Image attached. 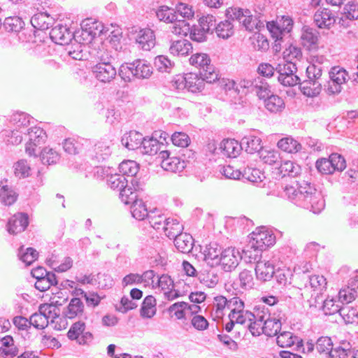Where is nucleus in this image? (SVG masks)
<instances>
[{"mask_svg":"<svg viewBox=\"0 0 358 358\" xmlns=\"http://www.w3.org/2000/svg\"><path fill=\"white\" fill-rule=\"evenodd\" d=\"M23 131L3 129L0 132V138L7 145H18L22 141Z\"/></svg>","mask_w":358,"mask_h":358,"instance_id":"a19ab883","label":"nucleus"},{"mask_svg":"<svg viewBox=\"0 0 358 358\" xmlns=\"http://www.w3.org/2000/svg\"><path fill=\"white\" fill-rule=\"evenodd\" d=\"M262 252L263 250L257 248L256 245L250 241L248 244L242 250L241 254V259H243L248 264L256 262L257 264V262H262L260 259Z\"/></svg>","mask_w":358,"mask_h":358,"instance_id":"5701e85b","label":"nucleus"},{"mask_svg":"<svg viewBox=\"0 0 358 358\" xmlns=\"http://www.w3.org/2000/svg\"><path fill=\"white\" fill-rule=\"evenodd\" d=\"M222 251L221 247L217 243L211 242L203 250V260L211 267L218 266Z\"/></svg>","mask_w":358,"mask_h":358,"instance_id":"a211bd4d","label":"nucleus"},{"mask_svg":"<svg viewBox=\"0 0 358 358\" xmlns=\"http://www.w3.org/2000/svg\"><path fill=\"white\" fill-rule=\"evenodd\" d=\"M192 50V45L186 39L174 41L169 48L170 53L174 56H185Z\"/></svg>","mask_w":358,"mask_h":358,"instance_id":"c756f323","label":"nucleus"},{"mask_svg":"<svg viewBox=\"0 0 358 358\" xmlns=\"http://www.w3.org/2000/svg\"><path fill=\"white\" fill-rule=\"evenodd\" d=\"M222 274V273L214 266L199 276V279L207 287H214L219 282Z\"/></svg>","mask_w":358,"mask_h":358,"instance_id":"58836bf2","label":"nucleus"},{"mask_svg":"<svg viewBox=\"0 0 358 358\" xmlns=\"http://www.w3.org/2000/svg\"><path fill=\"white\" fill-rule=\"evenodd\" d=\"M174 245L182 253H189L193 248L192 236L188 234H180L174 238Z\"/></svg>","mask_w":358,"mask_h":358,"instance_id":"f704fd0d","label":"nucleus"},{"mask_svg":"<svg viewBox=\"0 0 358 358\" xmlns=\"http://www.w3.org/2000/svg\"><path fill=\"white\" fill-rule=\"evenodd\" d=\"M259 155L264 163L269 165L278 166L281 160L280 153L277 150L263 148L262 150L259 152Z\"/></svg>","mask_w":358,"mask_h":358,"instance_id":"09e8293b","label":"nucleus"},{"mask_svg":"<svg viewBox=\"0 0 358 358\" xmlns=\"http://www.w3.org/2000/svg\"><path fill=\"white\" fill-rule=\"evenodd\" d=\"M263 178V173L257 169L247 167L241 171V179L252 183L262 182Z\"/></svg>","mask_w":358,"mask_h":358,"instance_id":"603ef678","label":"nucleus"},{"mask_svg":"<svg viewBox=\"0 0 358 358\" xmlns=\"http://www.w3.org/2000/svg\"><path fill=\"white\" fill-rule=\"evenodd\" d=\"M237 282L243 289L248 290L253 288L255 282L252 272L247 269L243 270L239 273Z\"/></svg>","mask_w":358,"mask_h":358,"instance_id":"864d4df0","label":"nucleus"},{"mask_svg":"<svg viewBox=\"0 0 358 358\" xmlns=\"http://www.w3.org/2000/svg\"><path fill=\"white\" fill-rule=\"evenodd\" d=\"M250 235V241L256 245L257 248L263 251L273 245L275 243V235L263 227L256 229Z\"/></svg>","mask_w":358,"mask_h":358,"instance_id":"ddd939ff","label":"nucleus"},{"mask_svg":"<svg viewBox=\"0 0 358 358\" xmlns=\"http://www.w3.org/2000/svg\"><path fill=\"white\" fill-rule=\"evenodd\" d=\"M26 136L29 137V142L26 144L25 150L29 156L36 157V148L45 143L47 138L45 131L38 127H31L27 129Z\"/></svg>","mask_w":358,"mask_h":358,"instance_id":"6e6552de","label":"nucleus"},{"mask_svg":"<svg viewBox=\"0 0 358 358\" xmlns=\"http://www.w3.org/2000/svg\"><path fill=\"white\" fill-rule=\"evenodd\" d=\"M296 336L289 331H283L278 336L276 342L281 348H289L295 344Z\"/></svg>","mask_w":358,"mask_h":358,"instance_id":"0e129e2a","label":"nucleus"},{"mask_svg":"<svg viewBox=\"0 0 358 358\" xmlns=\"http://www.w3.org/2000/svg\"><path fill=\"white\" fill-rule=\"evenodd\" d=\"M203 77L199 78L196 73L187 74L186 89L192 93L201 92L204 88Z\"/></svg>","mask_w":358,"mask_h":358,"instance_id":"c03bdc74","label":"nucleus"},{"mask_svg":"<svg viewBox=\"0 0 358 358\" xmlns=\"http://www.w3.org/2000/svg\"><path fill=\"white\" fill-rule=\"evenodd\" d=\"M18 194L10 187L3 185L0 188V201L5 206L13 205L17 199Z\"/></svg>","mask_w":358,"mask_h":358,"instance_id":"8fccbe9b","label":"nucleus"},{"mask_svg":"<svg viewBox=\"0 0 358 358\" xmlns=\"http://www.w3.org/2000/svg\"><path fill=\"white\" fill-rule=\"evenodd\" d=\"M286 196L294 205L309 210L315 214L320 213L325 206L321 192L315 185L306 180L296 181L295 185H286L283 188Z\"/></svg>","mask_w":358,"mask_h":358,"instance_id":"f257e3e1","label":"nucleus"},{"mask_svg":"<svg viewBox=\"0 0 358 358\" xmlns=\"http://www.w3.org/2000/svg\"><path fill=\"white\" fill-rule=\"evenodd\" d=\"M265 108L271 113L282 112L285 108V103L283 99L272 92L264 99Z\"/></svg>","mask_w":358,"mask_h":358,"instance_id":"cd10ccee","label":"nucleus"},{"mask_svg":"<svg viewBox=\"0 0 358 358\" xmlns=\"http://www.w3.org/2000/svg\"><path fill=\"white\" fill-rule=\"evenodd\" d=\"M318 31L314 28L308 26H303L301 30V39L304 46L310 48L315 45L318 41Z\"/></svg>","mask_w":358,"mask_h":358,"instance_id":"e433bc0d","label":"nucleus"},{"mask_svg":"<svg viewBox=\"0 0 358 358\" xmlns=\"http://www.w3.org/2000/svg\"><path fill=\"white\" fill-rule=\"evenodd\" d=\"M182 225L177 219L167 218L163 227V231L169 238H175L182 234Z\"/></svg>","mask_w":358,"mask_h":358,"instance_id":"4c0bfd02","label":"nucleus"},{"mask_svg":"<svg viewBox=\"0 0 358 358\" xmlns=\"http://www.w3.org/2000/svg\"><path fill=\"white\" fill-rule=\"evenodd\" d=\"M255 275L258 280L266 282L271 280L275 275V268L269 262H257L255 266Z\"/></svg>","mask_w":358,"mask_h":358,"instance_id":"a878e982","label":"nucleus"},{"mask_svg":"<svg viewBox=\"0 0 358 358\" xmlns=\"http://www.w3.org/2000/svg\"><path fill=\"white\" fill-rule=\"evenodd\" d=\"M252 93H255L259 99H264L271 93V87L268 83L261 76L255 78V84Z\"/></svg>","mask_w":358,"mask_h":358,"instance_id":"c9c22d12","label":"nucleus"},{"mask_svg":"<svg viewBox=\"0 0 358 358\" xmlns=\"http://www.w3.org/2000/svg\"><path fill=\"white\" fill-rule=\"evenodd\" d=\"M280 320L276 318H270L263 325V334L267 336H274L281 329Z\"/></svg>","mask_w":358,"mask_h":358,"instance_id":"13d9d810","label":"nucleus"},{"mask_svg":"<svg viewBox=\"0 0 358 358\" xmlns=\"http://www.w3.org/2000/svg\"><path fill=\"white\" fill-rule=\"evenodd\" d=\"M278 169L282 177L289 176L294 178L301 173V166L293 161L286 160L279 164Z\"/></svg>","mask_w":358,"mask_h":358,"instance_id":"7c9ffc66","label":"nucleus"},{"mask_svg":"<svg viewBox=\"0 0 358 358\" xmlns=\"http://www.w3.org/2000/svg\"><path fill=\"white\" fill-rule=\"evenodd\" d=\"M2 346L0 348V356H10L14 357L17 355L18 348L15 345L13 338L10 336H6L0 338Z\"/></svg>","mask_w":358,"mask_h":358,"instance_id":"473e14b6","label":"nucleus"},{"mask_svg":"<svg viewBox=\"0 0 358 358\" xmlns=\"http://www.w3.org/2000/svg\"><path fill=\"white\" fill-rule=\"evenodd\" d=\"M278 148L289 153H296L301 149V145L290 137L281 138L277 144Z\"/></svg>","mask_w":358,"mask_h":358,"instance_id":"49530a36","label":"nucleus"},{"mask_svg":"<svg viewBox=\"0 0 358 358\" xmlns=\"http://www.w3.org/2000/svg\"><path fill=\"white\" fill-rule=\"evenodd\" d=\"M131 204V213L134 218L137 220H144L145 218H148L150 210H148L141 199H136Z\"/></svg>","mask_w":358,"mask_h":358,"instance_id":"37998d69","label":"nucleus"},{"mask_svg":"<svg viewBox=\"0 0 358 358\" xmlns=\"http://www.w3.org/2000/svg\"><path fill=\"white\" fill-rule=\"evenodd\" d=\"M275 71L278 81L282 85L293 87L300 83L301 79L296 75L297 67L294 62L280 63L276 66Z\"/></svg>","mask_w":358,"mask_h":358,"instance_id":"20e7f679","label":"nucleus"},{"mask_svg":"<svg viewBox=\"0 0 358 358\" xmlns=\"http://www.w3.org/2000/svg\"><path fill=\"white\" fill-rule=\"evenodd\" d=\"M94 77L101 83H110L117 75V71L113 64L94 65L92 68Z\"/></svg>","mask_w":358,"mask_h":358,"instance_id":"f3484780","label":"nucleus"},{"mask_svg":"<svg viewBox=\"0 0 358 358\" xmlns=\"http://www.w3.org/2000/svg\"><path fill=\"white\" fill-rule=\"evenodd\" d=\"M315 166L322 174H332L335 171H343L346 167V162L341 155L332 153L329 158L317 159Z\"/></svg>","mask_w":358,"mask_h":358,"instance_id":"39448f33","label":"nucleus"},{"mask_svg":"<svg viewBox=\"0 0 358 358\" xmlns=\"http://www.w3.org/2000/svg\"><path fill=\"white\" fill-rule=\"evenodd\" d=\"M131 66L136 78H148L152 73V68L145 60H135L131 62Z\"/></svg>","mask_w":358,"mask_h":358,"instance_id":"2f4dec72","label":"nucleus"},{"mask_svg":"<svg viewBox=\"0 0 358 358\" xmlns=\"http://www.w3.org/2000/svg\"><path fill=\"white\" fill-rule=\"evenodd\" d=\"M329 80L324 85V90L329 94H338L341 92L342 85L345 83L348 77V72L339 66L332 67L329 71Z\"/></svg>","mask_w":358,"mask_h":358,"instance_id":"423d86ee","label":"nucleus"},{"mask_svg":"<svg viewBox=\"0 0 358 358\" xmlns=\"http://www.w3.org/2000/svg\"><path fill=\"white\" fill-rule=\"evenodd\" d=\"M220 264L226 272L234 270L241 259V253L235 248H227L222 251L220 257Z\"/></svg>","mask_w":358,"mask_h":358,"instance_id":"9d476101","label":"nucleus"},{"mask_svg":"<svg viewBox=\"0 0 358 358\" xmlns=\"http://www.w3.org/2000/svg\"><path fill=\"white\" fill-rule=\"evenodd\" d=\"M221 153L227 157H236L242 150L241 143L235 139L223 140L218 148Z\"/></svg>","mask_w":358,"mask_h":358,"instance_id":"393cba45","label":"nucleus"},{"mask_svg":"<svg viewBox=\"0 0 358 358\" xmlns=\"http://www.w3.org/2000/svg\"><path fill=\"white\" fill-rule=\"evenodd\" d=\"M31 119L33 118L27 113H16L13 115L11 122L15 126V129L23 131L22 134H26L27 127L30 125Z\"/></svg>","mask_w":358,"mask_h":358,"instance_id":"ea45409f","label":"nucleus"},{"mask_svg":"<svg viewBox=\"0 0 358 358\" xmlns=\"http://www.w3.org/2000/svg\"><path fill=\"white\" fill-rule=\"evenodd\" d=\"M50 37L54 43L64 45H69L75 36L66 24L57 23L51 29Z\"/></svg>","mask_w":358,"mask_h":358,"instance_id":"9b49d317","label":"nucleus"},{"mask_svg":"<svg viewBox=\"0 0 358 358\" xmlns=\"http://www.w3.org/2000/svg\"><path fill=\"white\" fill-rule=\"evenodd\" d=\"M88 43H83V41L80 40L79 42L76 39L74 43L71 41V44H69L66 48L69 56L75 60H87L88 54L86 50V45Z\"/></svg>","mask_w":358,"mask_h":358,"instance_id":"b1692460","label":"nucleus"},{"mask_svg":"<svg viewBox=\"0 0 358 358\" xmlns=\"http://www.w3.org/2000/svg\"><path fill=\"white\" fill-rule=\"evenodd\" d=\"M167 217L161 213V211L157 208L150 210L149 215L147 218L150 226L157 229H163Z\"/></svg>","mask_w":358,"mask_h":358,"instance_id":"a18cd8bd","label":"nucleus"},{"mask_svg":"<svg viewBox=\"0 0 358 358\" xmlns=\"http://www.w3.org/2000/svg\"><path fill=\"white\" fill-rule=\"evenodd\" d=\"M62 313L66 318L69 319H74L76 317L80 319L87 318L84 313V303L80 299L77 297L71 299L69 305L64 309Z\"/></svg>","mask_w":358,"mask_h":358,"instance_id":"6ab92c4d","label":"nucleus"},{"mask_svg":"<svg viewBox=\"0 0 358 358\" xmlns=\"http://www.w3.org/2000/svg\"><path fill=\"white\" fill-rule=\"evenodd\" d=\"M313 20L318 28L329 29L336 23V15L329 8L320 7L315 13Z\"/></svg>","mask_w":358,"mask_h":358,"instance_id":"4468645a","label":"nucleus"},{"mask_svg":"<svg viewBox=\"0 0 358 358\" xmlns=\"http://www.w3.org/2000/svg\"><path fill=\"white\" fill-rule=\"evenodd\" d=\"M227 15L233 20H236L246 27V22H248L251 12L248 9H242L240 8H231V10L227 11Z\"/></svg>","mask_w":358,"mask_h":358,"instance_id":"3c124183","label":"nucleus"},{"mask_svg":"<svg viewBox=\"0 0 358 358\" xmlns=\"http://www.w3.org/2000/svg\"><path fill=\"white\" fill-rule=\"evenodd\" d=\"M31 25L38 30H47L55 23V18L47 12H39L31 18Z\"/></svg>","mask_w":358,"mask_h":358,"instance_id":"412c9836","label":"nucleus"},{"mask_svg":"<svg viewBox=\"0 0 358 358\" xmlns=\"http://www.w3.org/2000/svg\"><path fill=\"white\" fill-rule=\"evenodd\" d=\"M199 26L201 27V29L206 30L207 33L213 34L215 29L216 20L215 17L212 15H207L202 16L199 20Z\"/></svg>","mask_w":358,"mask_h":358,"instance_id":"e2e57ef3","label":"nucleus"},{"mask_svg":"<svg viewBox=\"0 0 358 358\" xmlns=\"http://www.w3.org/2000/svg\"><path fill=\"white\" fill-rule=\"evenodd\" d=\"M38 311L48 319V322L50 319L53 322L54 319L58 317L59 315L58 308L52 303L41 304Z\"/></svg>","mask_w":358,"mask_h":358,"instance_id":"052dcab7","label":"nucleus"},{"mask_svg":"<svg viewBox=\"0 0 358 358\" xmlns=\"http://www.w3.org/2000/svg\"><path fill=\"white\" fill-rule=\"evenodd\" d=\"M229 299L223 296H217L214 298L213 310L216 317H220L223 315V310L228 309Z\"/></svg>","mask_w":358,"mask_h":358,"instance_id":"774afa93","label":"nucleus"},{"mask_svg":"<svg viewBox=\"0 0 358 358\" xmlns=\"http://www.w3.org/2000/svg\"><path fill=\"white\" fill-rule=\"evenodd\" d=\"M28 225V214L26 213H17L9 218L6 228L10 234L16 235L24 231Z\"/></svg>","mask_w":358,"mask_h":358,"instance_id":"2eb2a0df","label":"nucleus"},{"mask_svg":"<svg viewBox=\"0 0 358 358\" xmlns=\"http://www.w3.org/2000/svg\"><path fill=\"white\" fill-rule=\"evenodd\" d=\"M40 157L43 164L52 165L59 162L60 155L52 148H45L41 152Z\"/></svg>","mask_w":358,"mask_h":358,"instance_id":"4d7b16f0","label":"nucleus"},{"mask_svg":"<svg viewBox=\"0 0 358 358\" xmlns=\"http://www.w3.org/2000/svg\"><path fill=\"white\" fill-rule=\"evenodd\" d=\"M143 136V134L136 131H130L122 137V144L129 150H134L141 149Z\"/></svg>","mask_w":358,"mask_h":358,"instance_id":"bb28decb","label":"nucleus"},{"mask_svg":"<svg viewBox=\"0 0 358 358\" xmlns=\"http://www.w3.org/2000/svg\"><path fill=\"white\" fill-rule=\"evenodd\" d=\"M324 59V57H321L316 60L317 64H310L306 69L308 79L299 83L301 92L306 96H317L322 90V83L319 80L322 74V64Z\"/></svg>","mask_w":358,"mask_h":358,"instance_id":"f03ea898","label":"nucleus"},{"mask_svg":"<svg viewBox=\"0 0 358 358\" xmlns=\"http://www.w3.org/2000/svg\"><path fill=\"white\" fill-rule=\"evenodd\" d=\"M162 159L161 166L166 171L172 173L181 172L186 167V162L178 157H170V152L162 150L159 152Z\"/></svg>","mask_w":358,"mask_h":358,"instance_id":"f8f14e48","label":"nucleus"},{"mask_svg":"<svg viewBox=\"0 0 358 358\" xmlns=\"http://www.w3.org/2000/svg\"><path fill=\"white\" fill-rule=\"evenodd\" d=\"M135 38L138 47L143 50L149 51L155 45V35L150 28L140 29Z\"/></svg>","mask_w":358,"mask_h":358,"instance_id":"dca6fc26","label":"nucleus"},{"mask_svg":"<svg viewBox=\"0 0 358 358\" xmlns=\"http://www.w3.org/2000/svg\"><path fill=\"white\" fill-rule=\"evenodd\" d=\"M128 180L123 176L120 174H110L107 178V185L114 190L120 191L122 187H124Z\"/></svg>","mask_w":358,"mask_h":358,"instance_id":"69168bd1","label":"nucleus"},{"mask_svg":"<svg viewBox=\"0 0 358 358\" xmlns=\"http://www.w3.org/2000/svg\"><path fill=\"white\" fill-rule=\"evenodd\" d=\"M169 29L176 35L187 36L190 32L191 27L185 20L177 18L171 23Z\"/></svg>","mask_w":358,"mask_h":358,"instance_id":"6e6d98bb","label":"nucleus"},{"mask_svg":"<svg viewBox=\"0 0 358 358\" xmlns=\"http://www.w3.org/2000/svg\"><path fill=\"white\" fill-rule=\"evenodd\" d=\"M164 146V144L160 143L156 138L152 137H143L142 145L140 150L143 154L155 155L162 151L163 150L161 149Z\"/></svg>","mask_w":358,"mask_h":358,"instance_id":"c85d7f7f","label":"nucleus"},{"mask_svg":"<svg viewBox=\"0 0 358 358\" xmlns=\"http://www.w3.org/2000/svg\"><path fill=\"white\" fill-rule=\"evenodd\" d=\"M156 15L160 21L171 24L178 17L175 9L166 6H161L156 12Z\"/></svg>","mask_w":358,"mask_h":358,"instance_id":"5fc2aeb1","label":"nucleus"},{"mask_svg":"<svg viewBox=\"0 0 358 358\" xmlns=\"http://www.w3.org/2000/svg\"><path fill=\"white\" fill-rule=\"evenodd\" d=\"M173 66V63L164 55H159L155 58L154 66L160 72H170Z\"/></svg>","mask_w":358,"mask_h":358,"instance_id":"680f3d73","label":"nucleus"},{"mask_svg":"<svg viewBox=\"0 0 358 358\" xmlns=\"http://www.w3.org/2000/svg\"><path fill=\"white\" fill-rule=\"evenodd\" d=\"M119 171L121 173L120 176H123L124 178L128 176L134 178V177L139 171V166L135 161L127 160L120 164Z\"/></svg>","mask_w":358,"mask_h":358,"instance_id":"de8ad7c7","label":"nucleus"},{"mask_svg":"<svg viewBox=\"0 0 358 358\" xmlns=\"http://www.w3.org/2000/svg\"><path fill=\"white\" fill-rule=\"evenodd\" d=\"M244 302L239 297H232L229 299L228 309L230 313L229 317L235 318L237 313H241L244 309Z\"/></svg>","mask_w":358,"mask_h":358,"instance_id":"338daca9","label":"nucleus"},{"mask_svg":"<svg viewBox=\"0 0 358 358\" xmlns=\"http://www.w3.org/2000/svg\"><path fill=\"white\" fill-rule=\"evenodd\" d=\"M103 31V25L101 22L92 18H87L82 21L81 32L78 37L83 43L89 44L95 38L99 36Z\"/></svg>","mask_w":358,"mask_h":358,"instance_id":"0eeeda50","label":"nucleus"},{"mask_svg":"<svg viewBox=\"0 0 358 358\" xmlns=\"http://www.w3.org/2000/svg\"><path fill=\"white\" fill-rule=\"evenodd\" d=\"M156 299L152 295H148L143 301L140 309V315L143 318H152L156 314Z\"/></svg>","mask_w":358,"mask_h":358,"instance_id":"72a5a7b5","label":"nucleus"},{"mask_svg":"<svg viewBox=\"0 0 358 358\" xmlns=\"http://www.w3.org/2000/svg\"><path fill=\"white\" fill-rule=\"evenodd\" d=\"M1 25L7 32L18 33L23 29L24 22L20 17L14 15L6 17Z\"/></svg>","mask_w":358,"mask_h":358,"instance_id":"79ce46f5","label":"nucleus"},{"mask_svg":"<svg viewBox=\"0 0 358 358\" xmlns=\"http://www.w3.org/2000/svg\"><path fill=\"white\" fill-rule=\"evenodd\" d=\"M130 183L132 187L129 186L127 182L119 191L120 198L125 204H130L137 199L136 191L140 189L139 182L136 178H131Z\"/></svg>","mask_w":358,"mask_h":358,"instance_id":"aec40b11","label":"nucleus"},{"mask_svg":"<svg viewBox=\"0 0 358 358\" xmlns=\"http://www.w3.org/2000/svg\"><path fill=\"white\" fill-rule=\"evenodd\" d=\"M242 150H245L248 154H255L262 150V141L261 138L255 135H248L244 136L241 141Z\"/></svg>","mask_w":358,"mask_h":358,"instance_id":"4be33fe9","label":"nucleus"},{"mask_svg":"<svg viewBox=\"0 0 358 358\" xmlns=\"http://www.w3.org/2000/svg\"><path fill=\"white\" fill-rule=\"evenodd\" d=\"M215 32L218 37L227 39L234 34V25L229 20L220 22L215 25Z\"/></svg>","mask_w":358,"mask_h":358,"instance_id":"bf43d9fd","label":"nucleus"},{"mask_svg":"<svg viewBox=\"0 0 358 358\" xmlns=\"http://www.w3.org/2000/svg\"><path fill=\"white\" fill-rule=\"evenodd\" d=\"M189 63L199 69L201 77H203L206 82L213 83L218 80L219 74L215 71L213 65L210 64V59L207 54L196 53L189 58Z\"/></svg>","mask_w":358,"mask_h":358,"instance_id":"7ed1b4c3","label":"nucleus"},{"mask_svg":"<svg viewBox=\"0 0 358 358\" xmlns=\"http://www.w3.org/2000/svg\"><path fill=\"white\" fill-rule=\"evenodd\" d=\"M113 143L108 139L97 141L88 151V156L94 162H101L108 159L112 153Z\"/></svg>","mask_w":358,"mask_h":358,"instance_id":"1a4fd4ad","label":"nucleus"}]
</instances>
